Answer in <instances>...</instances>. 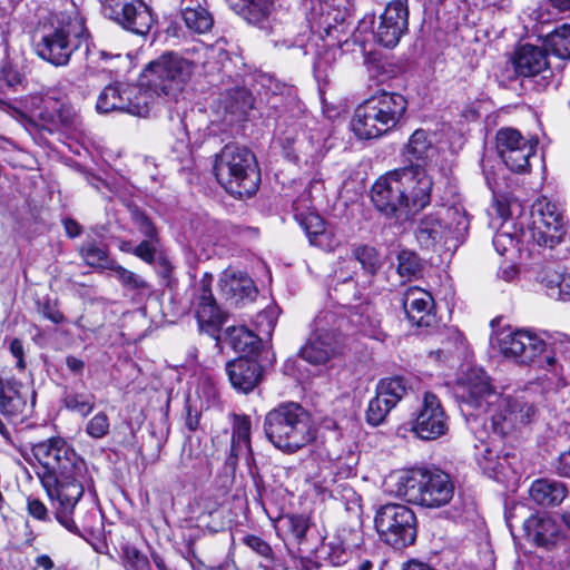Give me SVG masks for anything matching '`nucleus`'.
<instances>
[{
  "label": "nucleus",
  "instance_id": "1",
  "mask_svg": "<svg viewBox=\"0 0 570 570\" xmlns=\"http://www.w3.org/2000/svg\"><path fill=\"white\" fill-rule=\"evenodd\" d=\"M485 183L492 191L493 208L502 223L493 236V246L500 255L520 250V245L537 244L553 248L567 232L562 208L543 197L535 205L531 227L524 229L521 203L510 194L501 193L494 173L483 170Z\"/></svg>",
  "mask_w": 570,
  "mask_h": 570
},
{
  "label": "nucleus",
  "instance_id": "2",
  "mask_svg": "<svg viewBox=\"0 0 570 570\" xmlns=\"http://www.w3.org/2000/svg\"><path fill=\"white\" fill-rule=\"evenodd\" d=\"M41 466L38 478L55 510L56 520L69 532L79 534L72 518L89 478L86 462L62 438H51L32 446Z\"/></svg>",
  "mask_w": 570,
  "mask_h": 570
},
{
  "label": "nucleus",
  "instance_id": "3",
  "mask_svg": "<svg viewBox=\"0 0 570 570\" xmlns=\"http://www.w3.org/2000/svg\"><path fill=\"white\" fill-rule=\"evenodd\" d=\"M454 395L474 430L479 423L490 422L493 434L504 436L528 424L535 414L532 404L498 392L490 376L479 367L469 368L456 382Z\"/></svg>",
  "mask_w": 570,
  "mask_h": 570
},
{
  "label": "nucleus",
  "instance_id": "4",
  "mask_svg": "<svg viewBox=\"0 0 570 570\" xmlns=\"http://www.w3.org/2000/svg\"><path fill=\"white\" fill-rule=\"evenodd\" d=\"M432 186L421 165L403 166L377 178L371 188V200L387 217L416 213L430 203Z\"/></svg>",
  "mask_w": 570,
  "mask_h": 570
},
{
  "label": "nucleus",
  "instance_id": "5",
  "mask_svg": "<svg viewBox=\"0 0 570 570\" xmlns=\"http://www.w3.org/2000/svg\"><path fill=\"white\" fill-rule=\"evenodd\" d=\"M85 47L89 52V33L73 0H59L49 23L39 31L35 50L55 67L67 66L72 53Z\"/></svg>",
  "mask_w": 570,
  "mask_h": 570
},
{
  "label": "nucleus",
  "instance_id": "6",
  "mask_svg": "<svg viewBox=\"0 0 570 570\" xmlns=\"http://www.w3.org/2000/svg\"><path fill=\"white\" fill-rule=\"evenodd\" d=\"M267 440L284 453H296L316 439L311 413L296 402H284L268 411L264 419Z\"/></svg>",
  "mask_w": 570,
  "mask_h": 570
},
{
  "label": "nucleus",
  "instance_id": "7",
  "mask_svg": "<svg viewBox=\"0 0 570 570\" xmlns=\"http://www.w3.org/2000/svg\"><path fill=\"white\" fill-rule=\"evenodd\" d=\"M406 109L403 95L382 90L355 109L351 128L361 139L379 138L397 126Z\"/></svg>",
  "mask_w": 570,
  "mask_h": 570
},
{
  "label": "nucleus",
  "instance_id": "8",
  "mask_svg": "<svg viewBox=\"0 0 570 570\" xmlns=\"http://www.w3.org/2000/svg\"><path fill=\"white\" fill-rule=\"evenodd\" d=\"M394 493L406 502L435 509L446 505L454 494V484L445 472L416 469L394 476Z\"/></svg>",
  "mask_w": 570,
  "mask_h": 570
},
{
  "label": "nucleus",
  "instance_id": "9",
  "mask_svg": "<svg viewBox=\"0 0 570 570\" xmlns=\"http://www.w3.org/2000/svg\"><path fill=\"white\" fill-rule=\"evenodd\" d=\"M214 174L222 187L238 198L254 195L261 183L255 155L246 147L232 144L216 155Z\"/></svg>",
  "mask_w": 570,
  "mask_h": 570
},
{
  "label": "nucleus",
  "instance_id": "10",
  "mask_svg": "<svg viewBox=\"0 0 570 570\" xmlns=\"http://www.w3.org/2000/svg\"><path fill=\"white\" fill-rule=\"evenodd\" d=\"M374 525L381 540L395 549L409 547L416 539V515L404 504L381 505L376 510Z\"/></svg>",
  "mask_w": 570,
  "mask_h": 570
},
{
  "label": "nucleus",
  "instance_id": "11",
  "mask_svg": "<svg viewBox=\"0 0 570 570\" xmlns=\"http://www.w3.org/2000/svg\"><path fill=\"white\" fill-rule=\"evenodd\" d=\"M491 344L505 358L519 364L532 363L546 350V342L531 330L510 327L499 330L491 337Z\"/></svg>",
  "mask_w": 570,
  "mask_h": 570
},
{
  "label": "nucleus",
  "instance_id": "12",
  "mask_svg": "<svg viewBox=\"0 0 570 570\" xmlns=\"http://www.w3.org/2000/svg\"><path fill=\"white\" fill-rule=\"evenodd\" d=\"M96 108L101 114L120 111L146 117L149 114V101L142 87L115 82L102 89L98 96Z\"/></svg>",
  "mask_w": 570,
  "mask_h": 570
},
{
  "label": "nucleus",
  "instance_id": "13",
  "mask_svg": "<svg viewBox=\"0 0 570 570\" xmlns=\"http://www.w3.org/2000/svg\"><path fill=\"white\" fill-rule=\"evenodd\" d=\"M212 283L213 276L205 273L199 282L187 289L186 294L189 296L191 307L195 308L199 331L218 338L227 314L216 304L212 292Z\"/></svg>",
  "mask_w": 570,
  "mask_h": 570
},
{
  "label": "nucleus",
  "instance_id": "14",
  "mask_svg": "<svg viewBox=\"0 0 570 570\" xmlns=\"http://www.w3.org/2000/svg\"><path fill=\"white\" fill-rule=\"evenodd\" d=\"M411 431L424 441L436 440L449 431V415L434 393L424 392L421 403L413 413Z\"/></svg>",
  "mask_w": 570,
  "mask_h": 570
},
{
  "label": "nucleus",
  "instance_id": "15",
  "mask_svg": "<svg viewBox=\"0 0 570 570\" xmlns=\"http://www.w3.org/2000/svg\"><path fill=\"white\" fill-rule=\"evenodd\" d=\"M105 17L132 33L145 36L154 23L148 6L141 0H100Z\"/></svg>",
  "mask_w": 570,
  "mask_h": 570
},
{
  "label": "nucleus",
  "instance_id": "16",
  "mask_svg": "<svg viewBox=\"0 0 570 570\" xmlns=\"http://www.w3.org/2000/svg\"><path fill=\"white\" fill-rule=\"evenodd\" d=\"M141 85L157 96H166L176 101L178 90V56L168 51L150 61L141 72Z\"/></svg>",
  "mask_w": 570,
  "mask_h": 570
},
{
  "label": "nucleus",
  "instance_id": "17",
  "mask_svg": "<svg viewBox=\"0 0 570 570\" xmlns=\"http://www.w3.org/2000/svg\"><path fill=\"white\" fill-rule=\"evenodd\" d=\"M409 0H391L373 30L374 39L385 48H394L407 31Z\"/></svg>",
  "mask_w": 570,
  "mask_h": 570
},
{
  "label": "nucleus",
  "instance_id": "18",
  "mask_svg": "<svg viewBox=\"0 0 570 570\" xmlns=\"http://www.w3.org/2000/svg\"><path fill=\"white\" fill-rule=\"evenodd\" d=\"M402 305L409 322L417 327H430L435 323L434 299L432 295L416 286L406 288Z\"/></svg>",
  "mask_w": 570,
  "mask_h": 570
},
{
  "label": "nucleus",
  "instance_id": "19",
  "mask_svg": "<svg viewBox=\"0 0 570 570\" xmlns=\"http://www.w3.org/2000/svg\"><path fill=\"white\" fill-rule=\"evenodd\" d=\"M514 70L522 77L541 76L546 81L552 77L553 72L548 61V53L543 47L525 43L521 46L513 57Z\"/></svg>",
  "mask_w": 570,
  "mask_h": 570
},
{
  "label": "nucleus",
  "instance_id": "20",
  "mask_svg": "<svg viewBox=\"0 0 570 570\" xmlns=\"http://www.w3.org/2000/svg\"><path fill=\"white\" fill-rule=\"evenodd\" d=\"M523 530L529 542L537 547L552 550L562 539L558 522L547 514H533L523 522Z\"/></svg>",
  "mask_w": 570,
  "mask_h": 570
},
{
  "label": "nucleus",
  "instance_id": "21",
  "mask_svg": "<svg viewBox=\"0 0 570 570\" xmlns=\"http://www.w3.org/2000/svg\"><path fill=\"white\" fill-rule=\"evenodd\" d=\"M220 295L230 304L239 305L254 299L257 291L253 279L243 272L226 269L219 278Z\"/></svg>",
  "mask_w": 570,
  "mask_h": 570
},
{
  "label": "nucleus",
  "instance_id": "22",
  "mask_svg": "<svg viewBox=\"0 0 570 570\" xmlns=\"http://www.w3.org/2000/svg\"><path fill=\"white\" fill-rule=\"evenodd\" d=\"M226 372L233 387L245 394L257 386L263 373L261 364L247 357H238L228 362Z\"/></svg>",
  "mask_w": 570,
  "mask_h": 570
},
{
  "label": "nucleus",
  "instance_id": "23",
  "mask_svg": "<svg viewBox=\"0 0 570 570\" xmlns=\"http://www.w3.org/2000/svg\"><path fill=\"white\" fill-rule=\"evenodd\" d=\"M23 387L16 377L0 375V413L10 422L23 415L27 406Z\"/></svg>",
  "mask_w": 570,
  "mask_h": 570
},
{
  "label": "nucleus",
  "instance_id": "24",
  "mask_svg": "<svg viewBox=\"0 0 570 570\" xmlns=\"http://www.w3.org/2000/svg\"><path fill=\"white\" fill-rule=\"evenodd\" d=\"M341 348L342 342L311 332L306 343L299 350V355L309 364L321 365L338 355Z\"/></svg>",
  "mask_w": 570,
  "mask_h": 570
},
{
  "label": "nucleus",
  "instance_id": "25",
  "mask_svg": "<svg viewBox=\"0 0 570 570\" xmlns=\"http://www.w3.org/2000/svg\"><path fill=\"white\" fill-rule=\"evenodd\" d=\"M537 281L551 298L570 302V272L547 265L538 272Z\"/></svg>",
  "mask_w": 570,
  "mask_h": 570
},
{
  "label": "nucleus",
  "instance_id": "26",
  "mask_svg": "<svg viewBox=\"0 0 570 570\" xmlns=\"http://www.w3.org/2000/svg\"><path fill=\"white\" fill-rule=\"evenodd\" d=\"M238 14L248 23L261 29H271V19L275 11V0H238L232 3Z\"/></svg>",
  "mask_w": 570,
  "mask_h": 570
},
{
  "label": "nucleus",
  "instance_id": "27",
  "mask_svg": "<svg viewBox=\"0 0 570 570\" xmlns=\"http://www.w3.org/2000/svg\"><path fill=\"white\" fill-rule=\"evenodd\" d=\"M567 493L566 484L552 479L534 480L529 489L531 501L543 508L559 505Z\"/></svg>",
  "mask_w": 570,
  "mask_h": 570
},
{
  "label": "nucleus",
  "instance_id": "28",
  "mask_svg": "<svg viewBox=\"0 0 570 570\" xmlns=\"http://www.w3.org/2000/svg\"><path fill=\"white\" fill-rule=\"evenodd\" d=\"M434 146L423 129H416L402 149V157L405 166L421 165L424 169L426 163L434 155Z\"/></svg>",
  "mask_w": 570,
  "mask_h": 570
},
{
  "label": "nucleus",
  "instance_id": "29",
  "mask_svg": "<svg viewBox=\"0 0 570 570\" xmlns=\"http://www.w3.org/2000/svg\"><path fill=\"white\" fill-rule=\"evenodd\" d=\"M415 237L420 245L425 248H431L439 243L448 244L450 242L440 210L425 215L420 220L415 230Z\"/></svg>",
  "mask_w": 570,
  "mask_h": 570
},
{
  "label": "nucleus",
  "instance_id": "30",
  "mask_svg": "<svg viewBox=\"0 0 570 570\" xmlns=\"http://www.w3.org/2000/svg\"><path fill=\"white\" fill-rule=\"evenodd\" d=\"M180 16L186 28L194 33H205L214 23L212 14L200 6V0H180Z\"/></svg>",
  "mask_w": 570,
  "mask_h": 570
},
{
  "label": "nucleus",
  "instance_id": "31",
  "mask_svg": "<svg viewBox=\"0 0 570 570\" xmlns=\"http://www.w3.org/2000/svg\"><path fill=\"white\" fill-rule=\"evenodd\" d=\"M443 226L446 230L450 242H463L470 227L469 216L462 206L454 205L440 209Z\"/></svg>",
  "mask_w": 570,
  "mask_h": 570
},
{
  "label": "nucleus",
  "instance_id": "32",
  "mask_svg": "<svg viewBox=\"0 0 570 570\" xmlns=\"http://www.w3.org/2000/svg\"><path fill=\"white\" fill-rule=\"evenodd\" d=\"M304 136L303 130L296 122L288 125L281 131L278 142L287 159L296 161L301 155L309 154V142L303 139Z\"/></svg>",
  "mask_w": 570,
  "mask_h": 570
},
{
  "label": "nucleus",
  "instance_id": "33",
  "mask_svg": "<svg viewBox=\"0 0 570 570\" xmlns=\"http://www.w3.org/2000/svg\"><path fill=\"white\" fill-rule=\"evenodd\" d=\"M250 420L245 415L236 416L232 433L230 454L227 459L229 465H235L242 454L252 456Z\"/></svg>",
  "mask_w": 570,
  "mask_h": 570
},
{
  "label": "nucleus",
  "instance_id": "34",
  "mask_svg": "<svg viewBox=\"0 0 570 570\" xmlns=\"http://www.w3.org/2000/svg\"><path fill=\"white\" fill-rule=\"evenodd\" d=\"M509 138H501V146L503 147V155H501L502 161L505 166L515 173H524L528 170L530 164L529 159L531 156L535 154V145H533L530 140L527 142H522V145L517 146L515 149H507V145H504Z\"/></svg>",
  "mask_w": 570,
  "mask_h": 570
},
{
  "label": "nucleus",
  "instance_id": "35",
  "mask_svg": "<svg viewBox=\"0 0 570 570\" xmlns=\"http://www.w3.org/2000/svg\"><path fill=\"white\" fill-rule=\"evenodd\" d=\"M226 340L234 351L254 354L258 351L262 338L245 326H230L225 332Z\"/></svg>",
  "mask_w": 570,
  "mask_h": 570
},
{
  "label": "nucleus",
  "instance_id": "36",
  "mask_svg": "<svg viewBox=\"0 0 570 570\" xmlns=\"http://www.w3.org/2000/svg\"><path fill=\"white\" fill-rule=\"evenodd\" d=\"M351 322L365 336L382 340L381 317L370 305H363L351 315Z\"/></svg>",
  "mask_w": 570,
  "mask_h": 570
},
{
  "label": "nucleus",
  "instance_id": "37",
  "mask_svg": "<svg viewBox=\"0 0 570 570\" xmlns=\"http://www.w3.org/2000/svg\"><path fill=\"white\" fill-rule=\"evenodd\" d=\"M79 255L88 266L94 268L110 269L115 263L108 256L107 245L97 243L95 239L83 242L79 247Z\"/></svg>",
  "mask_w": 570,
  "mask_h": 570
},
{
  "label": "nucleus",
  "instance_id": "38",
  "mask_svg": "<svg viewBox=\"0 0 570 570\" xmlns=\"http://www.w3.org/2000/svg\"><path fill=\"white\" fill-rule=\"evenodd\" d=\"M547 53L551 52L553 56L562 60L570 59V24H562L557 27L553 31L548 33L543 39L542 46Z\"/></svg>",
  "mask_w": 570,
  "mask_h": 570
},
{
  "label": "nucleus",
  "instance_id": "39",
  "mask_svg": "<svg viewBox=\"0 0 570 570\" xmlns=\"http://www.w3.org/2000/svg\"><path fill=\"white\" fill-rule=\"evenodd\" d=\"M344 318L333 311H321L312 322L311 332L342 342L341 328Z\"/></svg>",
  "mask_w": 570,
  "mask_h": 570
},
{
  "label": "nucleus",
  "instance_id": "40",
  "mask_svg": "<svg viewBox=\"0 0 570 570\" xmlns=\"http://www.w3.org/2000/svg\"><path fill=\"white\" fill-rule=\"evenodd\" d=\"M411 390V384L404 376H392L380 380L376 385V392L386 400V404L395 407L396 404Z\"/></svg>",
  "mask_w": 570,
  "mask_h": 570
},
{
  "label": "nucleus",
  "instance_id": "41",
  "mask_svg": "<svg viewBox=\"0 0 570 570\" xmlns=\"http://www.w3.org/2000/svg\"><path fill=\"white\" fill-rule=\"evenodd\" d=\"M95 395L89 392H77L66 389L61 402L63 406L81 417L88 416L95 409Z\"/></svg>",
  "mask_w": 570,
  "mask_h": 570
},
{
  "label": "nucleus",
  "instance_id": "42",
  "mask_svg": "<svg viewBox=\"0 0 570 570\" xmlns=\"http://www.w3.org/2000/svg\"><path fill=\"white\" fill-rule=\"evenodd\" d=\"M299 226L305 232L312 245L324 246V240L327 238L325 222L323 218L314 213L297 216Z\"/></svg>",
  "mask_w": 570,
  "mask_h": 570
},
{
  "label": "nucleus",
  "instance_id": "43",
  "mask_svg": "<svg viewBox=\"0 0 570 570\" xmlns=\"http://www.w3.org/2000/svg\"><path fill=\"white\" fill-rule=\"evenodd\" d=\"M497 465L498 476H495V480L501 482L517 479L522 470L520 455L515 451H507L499 455Z\"/></svg>",
  "mask_w": 570,
  "mask_h": 570
},
{
  "label": "nucleus",
  "instance_id": "44",
  "mask_svg": "<svg viewBox=\"0 0 570 570\" xmlns=\"http://www.w3.org/2000/svg\"><path fill=\"white\" fill-rule=\"evenodd\" d=\"M352 256L371 275L376 274L382 266L380 254L373 246L356 245L352 249Z\"/></svg>",
  "mask_w": 570,
  "mask_h": 570
},
{
  "label": "nucleus",
  "instance_id": "45",
  "mask_svg": "<svg viewBox=\"0 0 570 570\" xmlns=\"http://www.w3.org/2000/svg\"><path fill=\"white\" fill-rule=\"evenodd\" d=\"M228 102L226 108L233 114H246L254 108V98L250 91L244 87H236L227 91Z\"/></svg>",
  "mask_w": 570,
  "mask_h": 570
},
{
  "label": "nucleus",
  "instance_id": "46",
  "mask_svg": "<svg viewBox=\"0 0 570 570\" xmlns=\"http://www.w3.org/2000/svg\"><path fill=\"white\" fill-rule=\"evenodd\" d=\"M422 271V264L419 256L409 249H402L397 254V273L401 277L412 278Z\"/></svg>",
  "mask_w": 570,
  "mask_h": 570
},
{
  "label": "nucleus",
  "instance_id": "47",
  "mask_svg": "<svg viewBox=\"0 0 570 570\" xmlns=\"http://www.w3.org/2000/svg\"><path fill=\"white\" fill-rule=\"evenodd\" d=\"M392 409L390 404H386V400L376 392L368 402L365 413L366 422L373 426L382 424Z\"/></svg>",
  "mask_w": 570,
  "mask_h": 570
},
{
  "label": "nucleus",
  "instance_id": "48",
  "mask_svg": "<svg viewBox=\"0 0 570 570\" xmlns=\"http://www.w3.org/2000/svg\"><path fill=\"white\" fill-rule=\"evenodd\" d=\"M476 450L475 460L478 465L485 475L495 479V476H498L497 462L499 461V454L487 444H482V446Z\"/></svg>",
  "mask_w": 570,
  "mask_h": 570
},
{
  "label": "nucleus",
  "instance_id": "49",
  "mask_svg": "<svg viewBox=\"0 0 570 570\" xmlns=\"http://www.w3.org/2000/svg\"><path fill=\"white\" fill-rule=\"evenodd\" d=\"M110 430L109 417L105 412L95 414L86 425V433L92 439L105 438Z\"/></svg>",
  "mask_w": 570,
  "mask_h": 570
},
{
  "label": "nucleus",
  "instance_id": "50",
  "mask_svg": "<svg viewBox=\"0 0 570 570\" xmlns=\"http://www.w3.org/2000/svg\"><path fill=\"white\" fill-rule=\"evenodd\" d=\"M278 312L275 306H268L256 315L255 325L259 334L271 336L277 321Z\"/></svg>",
  "mask_w": 570,
  "mask_h": 570
},
{
  "label": "nucleus",
  "instance_id": "51",
  "mask_svg": "<svg viewBox=\"0 0 570 570\" xmlns=\"http://www.w3.org/2000/svg\"><path fill=\"white\" fill-rule=\"evenodd\" d=\"M0 72L10 92L18 90V87L23 85L24 77L20 73L18 68L9 60H4L1 65Z\"/></svg>",
  "mask_w": 570,
  "mask_h": 570
},
{
  "label": "nucleus",
  "instance_id": "52",
  "mask_svg": "<svg viewBox=\"0 0 570 570\" xmlns=\"http://www.w3.org/2000/svg\"><path fill=\"white\" fill-rule=\"evenodd\" d=\"M463 346V337L462 335L455 331H449V335L446 340L443 342V346L438 348L434 352H431V355L434 354L436 358H449L454 352L459 351Z\"/></svg>",
  "mask_w": 570,
  "mask_h": 570
},
{
  "label": "nucleus",
  "instance_id": "53",
  "mask_svg": "<svg viewBox=\"0 0 570 570\" xmlns=\"http://www.w3.org/2000/svg\"><path fill=\"white\" fill-rule=\"evenodd\" d=\"M110 271L115 272L117 278L124 286L132 289H141L147 286L146 282L139 275L126 269L116 262L114 263V266L110 267Z\"/></svg>",
  "mask_w": 570,
  "mask_h": 570
},
{
  "label": "nucleus",
  "instance_id": "54",
  "mask_svg": "<svg viewBox=\"0 0 570 570\" xmlns=\"http://www.w3.org/2000/svg\"><path fill=\"white\" fill-rule=\"evenodd\" d=\"M509 138L507 141H504L507 145V149H515L517 146H520L522 145V142H527L528 139H525L518 130L513 129V128H501L498 132H497V137H495V145H497V150L499 153V155H503V147L501 146V138Z\"/></svg>",
  "mask_w": 570,
  "mask_h": 570
},
{
  "label": "nucleus",
  "instance_id": "55",
  "mask_svg": "<svg viewBox=\"0 0 570 570\" xmlns=\"http://www.w3.org/2000/svg\"><path fill=\"white\" fill-rule=\"evenodd\" d=\"M287 523V528L295 538L296 542L302 543L309 528L308 520L302 514H289L284 518Z\"/></svg>",
  "mask_w": 570,
  "mask_h": 570
},
{
  "label": "nucleus",
  "instance_id": "56",
  "mask_svg": "<svg viewBox=\"0 0 570 570\" xmlns=\"http://www.w3.org/2000/svg\"><path fill=\"white\" fill-rule=\"evenodd\" d=\"M157 244L158 239H144L134 247L132 254L145 263L153 264L159 256Z\"/></svg>",
  "mask_w": 570,
  "mask_h": 570
},
{
  "label": "nucleus",
  "instance_id": "57",
  "mask_svg": "<svg viewBox=\"0 0 570 570\" xmlns=\"http://www.w3.org/2000/svg\"><path fill=\"white\" fill-rule=\"evenodd\" d=\"M125 560L128 570H151L148 558L134 547H126Z\"/></svg>",
  "mask_w": 570,
  "mask_h": 570
},
{
  "label": "nucleus",
  "instance_id": "58",
  "mask_svg": "<svg viewBox=\"0 0 570 570\" xmlns=\"http://www.w3.org/2000/svg\"><path fill=\"white\" fill-rule=\"evenodd\" d=\"M244 543L266 560H274V552L272 547L262 538L249 534L244 538Z\"/></svg>",
  "mask_w": 570,
  "mask_h": 570
},
{
  "label": "nucleus",
  "instance_id": "59",
  "mask_svg": "<svg viewBox=\"0 0 570 570\" xmlns=\"http://www.w3.org/2000/svg\"><path fill=\"white\" fill-rule=\"evenodd\" d=\"M132 218L135 225L146 239H158L154 224L144 213L137 210L132 214Z\"/></svg>",
  "mask_w": 570,
  "mask_h": 570
},
{
  "label": "nucleus",
  "instance_id": "60",
  "mask_svg": "<svg viewBox=\"0 0 570 570\" xmlns=\"http://www.w3.org/2000/svg\"><path fill=\"white\" fill-rule=\"evenodd\" d=\"M39 312L53 324H61L65 322V316L57 307L56 302H52L49 298L39 304Z\"/></svg>",
  "mask_w": 570,
  "mask_h": 570
},
{
  "label": "nucleus",
  "instance_id": "61",
  "mask_svg": "<svg viewBox=\"0 0 570 570\" xmlns=\"http://www.w3.org/2000/svg\"><path fill=\"white\" fill-rule=\"evenodd\" d=\"M29 100L31 105L30 108H28V114L13 107L9 108L8 110H10L12 115L19 119H28L31 117L45 118L42 111L39 110V105L42 102V98L38 96H31Z\"/></svg>",
  "mask_w": 570,
  "mask_h": 570
},
{
  "label": "nucleus",
  "instance_id": "62",
  "mask_svg": "<svg viewBox=\"0 0 570 570\" xmlns=\"http://www.w3.org/2000/svg\"><path fill=\"white\" fill-rule=\"evenodd\" d=\"M27 510L31 517L40 521L49 520V512L43 502L37 498H28Z\"/></svg>",
  "mask_w": 570,
  "mask_h": 570
},
{
  "label": "nucleus",
  "instance_id": "63",
  "mask_svg": "<svg viewBox=\"0 0 570 570\" xmlns=\"http://www.w3.org/2000/svg\"><path fill=\"white\" fill-rule=\"evenodd\" d=\"M9 351L17 360L16 367L19 371H23L26 368L23 342L20 338H12L9 344Z\"/></svg>",
  "mask_w": 570,
  "mask_h": 570
},
{
  "label": "nucleus",
  "instance_id": "64",
  "mask_svg": "<svg viewBox=\"0 0 570 570\" xmlns=\"http://www.w3.org/2000/svg\"><path fill=\"white\" fill-rule=\"evenodd\" d=\"M554 468L559 475L570 478V450L558 456Z\"/></svg>",
  "mask_w": 570,
  "mask_h": 570
}]
</instances>
